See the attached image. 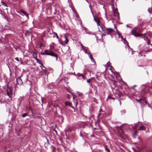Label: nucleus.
I'll list each match as a JSON object with an SVG mask.
<instances>
[{
  "label": "nucleus",
  "instance_id": "nucleus-1",
  "mask_svg": "<svg viewBox=\"0 0 152 152\" xmlns=\"http://www.w3.org/2000/svg\"><path fill=\"white\" fill-rule=\"evenodd\" d=\"M142 30L140 28L137 27L134 28L131 31V34L135 37H140L142 35V34H139V32H141Z\"/></svg>",
  "mask_w": 152,
  "mask_h": 152
},
{
  "label": "nucleus",
  "instance_id": "nucleus-2",
  "mask_svg": "<svg viewBox=\"0 0 152 152\" xmlns=\"http://www.w3.org/2000/svg\"><path fill=\"white\" fill-rule=\"evenodd\" d=\"M41 54L42 55H49L51 56H54L56 57V60L58 59L57 55L50 50H45L44 52L41 53Z\"/></svg>",
  "mask_w": 152,
  "mask_h": 152
},
{
  "label": "nucleus",
  "instance_id": "nucleus-3",
  "mask_svg": "<svg viewBox=\"0 0 152 152\" xmlns=\"http://www.w3.org/2000/svg\"><path fill=\"white\" fill-rule=\"evenodd\" d=\"M7 95L8 96L10 97L11 98L12 95V87L11 86L7 85Z\"/></svg>",
  "mask_w": 152,
  "mask_h": 152
},
{
  "label": "nucleus",
  "instance_id": "nucleus-4",
  "mask_svg": "<svg viewBox=\"0 0 152 152\" xmlns=\"http://www.w3.org/2000/svg\"><path fill=\"white\" fill-rule=\"evenodd\" d=\"M137 100L139 102L140 104H147V101L144 99H140L138 100L137 99Z\"/></svg>",
  "mask_w": 152,
  "mask_h": 152
},
{
  "label": "nucleus",
  "instance_id": "nucleus-5",
  "mask_svg": "<svg viewBox=\"0 0 152 152\" xmlns=\"http://www.w3.org/2000/svg\"><path fill=\"white\" fill-rule=\"evenodd\" d=\"M107 34H110L114 31V30L111 28H106Z\"/></svg>",
  "mask_w": 152,
  "mask_h": 152
},
{
  "label": "nucleus",
  "instance_id": "nucleus-6",
  "mask_svg": "<svg viewBox=\"0 0 152 152\" xmlns=\"http://www.w3.org/2000/svg\"><path fill=\"white\" fill-rule=\"evenodd\" d=\"M16 81L17 84L20 85H22L23 83L22 79L20 77L16 78Z\"/></svg>",
  "mask_w": 152,
  "mask_h": 152
},
{
  "label": "nucleus",
  "instance_id": "nucleus-7",
  "mask_svg": "<svg viewBox=\"0 0 152 152\" xmlns=\"http://www.w3.org/2000/svg\"><path fill=\"white\" fill-rule=\"evenodd\" d=\"M36 60H37V63H38L39 64H40L41 65V68H42V66H43L44 68H45V69H46V68H45V67L43 66L42 62V61H41V60H40L39 59L37 58L36 59Z\"/></svg>",
  "mask_w": 152,
  "mask_h": 152
},
{
  "label": "nucleus",
  "instance_id": "nucleus-8",
  "mask_svg": "<svg viewBox=\"0 0 152 152\" xmlns=\"http://www.w3.org/2000/svg\"><path fill=\"white\" fill-rule=\"evenodd\" d=\"M94 20L97 23V24L98 26L100 25V20L98 18H96L94 17V15L93 14Z\"/></svg>",
  "mask_w": 152,
  "mask_h": 152
},
{
  "label": "nucleus",
  "instance_id": "nucleus-9",
  "mask_svg": "<svg viewBox=\"0 0 152 152\" xmlns=\"http://www.w3.org/2000/svg\"><path fill=\"white\" fill-rule=\"evenodd\" d=\"M20 12L21 13H23L25 15H26V17L28 18V14L27 12H26L25 11H24L23 10H20Z\"/></svg>",
  "mask_w": 152,
  "mask_h": 152
},
{
  "label": "nucleus",
  "instance_id": "nucleus-10",
  "mask_svg": "<svg viewBox=\"0 0 152 152\" xmlns=\"http://www.w3.org/2000/svg\"><path fill=\"white\" fill-rule=\"evenodd\" d=\"M83 96V94L80 92H77L76 93V96Z\"/></svg>",
  "mask_w": 152,
  "mask_h": 152
},
{
  "label": "nucleus",
  "instance_id": "nucleus-11",
  "mask_svg": "<svg viewBox=\"0 0 152 152\" xmlns=\"http://www.w3.org/2000/svg\"><path fill=\"white\" fill-rule=\"evenodd\" d=\"M146 129L145 127L144 126H142L140 127V128L138 129V130H145Z\"/></svg>",
  "mask_w": 152,
  "mask_h": 152
},
{
  "label": "nucleus",
  "instance_id": "nucleus-12",
  "mask_svg": "<svg viewBox=\"0 0 152 152\" xmlns=\"http://www.w3.org/2000/svg\"><path fill=\"white\" fill-rule=\"evenodd\" d=\"M33 56L34 58H35V59H37V54L35 53H34L33 54Z\"/></svg>",
  "mask_w": 152,
  "mask_h": 152
},
{
  "label": "nucleus",
  "instance_id": "nucleus-13",
  "mask_svg": "<svg viewBox=\"0 0 152 152\" xmlns=\"http://www.w3.org/2000/svg\"><path fill=\"white\" fill-rule=\"evenodd\" d=\"M148 11L149 13H151L152 14V9L151 8H148Z\"/></svg>",
  "mask_w": 152,
  "mask_h": 152
},
{
  "label": "nucleus",
  "instance_id": "nucleus-14",
  "mask_svg": "<svg viewBox=\"0 0 152 152\" xmlns=\"http://www.w3.org/2000/svg\"><path fill=\"white\" fill-rule=\"evenodd\" d=\"M117 34L118 35L119 37H121L122 39H123V38L122 36L118 32L117 33Z\"/></svg>",
  "mask_w": 152,
  "mask_h": 152
},
{
  "label": "nucleus",
  "instance_id": "nucleus-15",
  "mask_svg": "<svg viewBox=\"0 0 152 152\" xmlns=\"http://www.w3.org/2000/svg\"><path fill=\"white\" fill-rule=\"evenodd\" d=\"M105 150L107 152H110L109 149L107 148V146H105Z\"/></svg>",
  "mask_w": 152,
  "mask_h": 152
},
{
  "label": "nucleus",
  "instance_id": "nucleus-16",
  "mask_svg": "<svg viewBox=\"0 0 152 152\" xmlns=\"http://www.w3.org/2000/svg\"><path fill=\"white\" fill-rule=\"evenodd\" d=\"M150 40L149 39H148L147 40V45H152V44H150Z\"/></svg>",
  "mask_w": 152,
  "mask_h": 152
},
{
  "label": "nucleus",
  "instance_id": "nucleus-17",
  "mask_svg": "<svg viewBox=\"0 0 152 152\" xmlns=\"http://www.w3.org/2000/svg\"><path fill=\"white\" fill-rule=\"evenodd\" d=\"M27 115H28V114H27L26 113H24L22 115V116L23 117H25L26 116H27Z\"/></svg>",
  "mask_w": 152,
  "mask_h": 152
},
{
  "label": "nucleus",
  "instance_id": "nucleus-18",
  "mask_svg": "<svg viewBox=\"0 0 152 152\" xmlns=\"http://www.w3.org/2000/svg\"><path fill=\"white\" fill-rule=\"evenodd\" d=\"M65 39L66 40L64 41V42L65 43L67 44L68 42H69L68 39L66 38V37H65Z\"/></svg>",
  "mask_w": 152,
  "mask_h": 152
},
{
  "label": "nucleus",
  "instance_id": "nucleus-19",
  "mask_svg": "<svg viewBox=\"0 0 152 152\" xmlns=\"http://www.w3.org/2000/svg\"><path fill=\"white\" fill-rule=\"evenodd\" d=\"M65 104L67 105V104H71V103L69 102H65Z\"/></svg>",
  "mask_w": 152,
  "mask_h": 152
},
{
  "label": "nucleus",
  "instance_id": "nucleus-20",
  "mask_svg": "<svg viewBox=\"0 0 152 152\" xmlns=\"http://www.w3.org/2000/svg\"><path fill=\"white\" fill-rule=\"evenodd\" d=\"M144 39L145 40H147L148 39V37L145 36H144Z\"/></svg>",
  "mask_w": 152,
  "mask_h": 152
},
{
  "label": "nucleus",
  "instance_id": "nucleus-21",
  "mask_svg": "<svg viewBox=\"0 0 152 152\" xmlns=\"http://www.w3.org/2000/svg\"><path fill=\"white\" fill-rule=\"evenodd\" d=\"M1 3H2V5H4L5 6H6V7H7V5L4 2H2Z\"/></svg>",
  "mask_w": 152,
  "mask_h": 152
},
{
  "label": "nucleus",
  "instance_id": "nucleus-22",
  "mask_svg": "<svg viewBox=\"0 0 152 152\" xmlns=\"http://www.w3.org/2000/svg\"><path fill=\"white\" fill-rule=\"evenodd\" d=\"M28 110H31V111L32 113V108L30 107H28Z\"/></svg>",
  "mask_w": 152,
  "mask_h": 152
},
{
  "label": "nucleus",
  "instance_id": "nucleus-23",
  "mask_svg": "<svg viewBox=\"0 0 152 152\" xmlns=\"http://www.w3.org/2000/svg\"><path fill=\"white\" fill-rule=\"evenodd\" d=\"M91 79H89L87 81V82L88 83H90L91 82Z\"/></svg>",
  "mask_w": 152,
  "mask_h": 152
},
{
  "label": "nucleus",
  "instance_id": "nucleus-24",
  "mask_svg": "<svg viewBox=\"0 0 152 152\" xmlns=\"http://www.w3.org/2000/svg\"><path fill=\"white\" fill-rule=\"evenodd\" d=\"M80 75H81V76H82L83 78L84 79H86V77L85 76H83V75L82 74H80Z\"/></svg>",
  "mask_w": 152,
  "mask_h": 152
},
{
  "label": "nucleus",
  "instance_id": "nucleus-25",
  "mask_svg": "<svg viewBox=\"0 0 152 152\" xmlns=\"http://www.w3.org/2000/svg\"><path fill=\"white\" fill-rule=\"evenodd\" d=\"M108 99H113V98L111 96H109L108 97Z\"/></svg>",
  "mask_w": 152,
  "mask_h": 152
},
{
  "label": "nucleus",
  "instance_id": "nucleus-26",
  "mask_svg": "<svg viewBox=\"0 0 152 152\" xmlns=\"http://www.w3.org/2000/svg\"><path fill=\"white\" fill-rule=\"evenodd\" d=\"M94 101L95 102L96 104H98V102H97V100L96 99H94Z\"/></svg>",
  "mask_w": 152,
  "mask_h": 152
},
{
  "label": "nucleus",
  "instance_id": "nucleus-27",
  "mask_svg": "<svg viewBox=\"0 0 152 152\" xmlns=\"http://www.w3.org/2000/svg\"><path fill=\"white\" fill-rule=\"evenodd\" d=\"M56 35V37L58 39H59V37L57 33H55V34Z\"/></svg>",
  "mask_w": 152,
  "mask_h": 152
},
{
  "label": "nucleus",
  "instance_id": "nucleus-28",
  "mask_svg": "<svg viewBox=\"0 0 152 152\" xmlns=\"http://www.w3.org/2000/svg\"><path fill=\"white\" fill-rule=\"evenodd\" d=\"M31 33L30 32H29L28 31H27L26 32V34H30Z\"/></svg>",
  "mask_w": 152,
  "mask_h": 152
},
{
  "label": "nucleus",
  "instance_id": "nucleus-29",
  "mask_svg": "<svg viewBox=\"0 0 152 152\" xmlns=\"http://www.w3.org/2000/svg\"><path fill=\"white\" fill-rule=\"evenodd\" d=\"M110 62L109 61L107 63V66H108V67H110Z\"/></svg>",
  "mask_w": 152,
  "mask_h": 152
},
{
  "label": "nucleus",
  "instance_id": "nucleus-30",
  "mask_svg": "<svg viewBox=\"0 0 152 152\" xmlns=\"http://www.w3.org/2000/svg\"><path fill=\"white\" fill-rule=\"evenodd\" d=\"M91 59V60L92 61H93V62H95V61L93 58H92Z\"/></svg>",
  "mask_w": 152,
  "mask_h": 152
},
{
  "label": "nucleus",
  "instance_id": "nucleus-31",
  "mask_svg": "<svg viewBox=\"0 0 152 152\" xmlns=\"http://www.w3.org/2000/svg\"><path fill=\"white\" fill-rule=\"evenodd\" d=\"M91 59V60L92 61H93V62H95V61L93 58H92Z\"/></svg>",
  "mask_w": 152,
  "mask_h": 152
},
{
  "label": "nucleus",
  "instance_id": "nucleus-32",
  "mask_svg": "<svg viewBox=\"0 0 152 152\" xmlns=\"http://www.w3.org/2000/svg\"><path fill=\"white\" fill-rule=\"evenodd\" d=\"M91 59V60L92 61H93V62H95V61L93 58H92Z\"/></svg>",
  "mask_w": 152,
  "mask_h": 152
},
{
  "label": "nucleus",
  "instance_id": "nucleus-33",
  "mask_svg": "<svg viewBox=\"0 0 152 152\" xmlns=\"http://www.w3.org/2000/svg\"><path fill=\"white\" fill-rule=\"evenodd\" d=\"M90 59H91V58H93V57H92V55L91 54L90 55Z\"/></svg>",
  "mask_w": 152,
  "mask_h": 152
},
{
  "label": "nucleus",
  "instance_id": "nucleus-34",
  "mask_svg": "<svg viewBox=\"0 0 152 152\" xmlns=\"http://www.w3.org/2000/svg\"><path fill=\"white\" fill-rule=\"evenodd\" d=\"M15 59L17 61H19L18 58V57H16L15 58Z\"/></svg>",
  "mask_w": 152,
  "mask_h": 152
},
{
  "label": "nucleus",
  "instance_id": "nucleus-35",
  "mask_svg": "<svg viewBox=\"0 0 152 152\" xmlns=\"http://www.w3.org/2000/svg\"><path fill=\"white\" fill-rule=\"evenodd\" d=\"M42 69L44 71H45L46 69H45V68H44L43 66H42Z\"/></svg>",
  "mask_w": 152,
  "mask_h": 152
},
{
  "label": "nucleus",
  "instance_id": "nucleus-36",
  "mask_svg": "<svg viewBox=\"0 0 152 152\" xmlns=\"http://www.w3.org/2000/svg\"><path fill=\"white\" fill-rule=\"evenodd\" d=\"M71 93L73 96V99H75V96L73 95V94L72 93Z\"/></svg>",
  "mask_w": 152,
  "mask_h": 152
},
{
  "label": "nucleus",
  "instance_id": "nucleus-37",
  "mask_svg": "<svg viewBox=\"0 0 152 152\" xmlns=\"http://www.w3.org/2000/svg\"><path fill=\"white\" fill-rule=\"evenodd\" d=\"M84 50L85 52V53H87V50H85V49H84Z\"/></svg>",
  "mask_w": 152,
  "mask_h": 152
},
{
  "label": "nucleus",
  "instance_id": "nucleus-38",
  "mask_svg": "<svg viewBox=\"0 0 152 152\" xmlns=\"http://www.w3.org/2000/svg\"><path fill=\"white\" fill-rule=\"evenodd\" d=\"M70 107H71L72 108H74V107L72 106V105H68Z\"/></svg>",
  "mask_w": 152,
  "mask_h": 152
},
{
  "label": "nucleus",
  "instance_id": "nucleus-39",
  "mask_svg": "<svg viewBox=\"0 0 152 152\" xmlns=\"http://www.w3.org/2000/svg\"><path fill=\"white\" fill-rule=\"evenodd\" d=\"M41 101L42 102V104L43 103V99L42 98H41Z\"/></svg>",
  "mask_w": 152,
  "mask_h": 152
},
{
  "label": "nucleus",
  "instance_id": "nucleus-40",
  "mask_svg": "<svg viewBox=\"0 0 152 152\" xmlns=\"http://www.w3.org/2000/svg\"><path fill=\"white\" fill-rule=\"evenodd\" d=\"M80 74H80V73L78 74V76H81V75H80Z\"/></svg>",
  "mask_w": 152,
  "mask_h": 152
},
{
  "label": "nucleus",
  "instance_id": "nucleus-41",
  "mask_svg": "<svg viewBox=\"0 0 152 152\" xmlns=\"http://www.w3.org/2000/svg\"><path fill=\"white\" fill-rule=\"evenodd\" d=\"M53 130L56 133H57V132L55 130V129H53Z\"/></svg>",
  "mask_w": 152,
  "mask_h": 152
},
{
  "label": "nucleus",
  "instance_id": "nucleus-42",
  "mask_svg": "<svg viewBox=\"0 0 152 152\" xmlns=\"http://www.w3.org/2000/svg\"><path fill=\"white\" fill-rule=\"evenodd\" d=\"M102 107H100V111H99V112H100L102 111Z\"/></svg>",
  "mask_w": 152,
  "mask_h": 152
},
{
  "label": "nucleus",
  "instance_id": "nucleus-43",
  "mask_svg": "<svg viewBox=\"0 0 152 152\" xmlns=\"http://www.w3.org/2000/svg\"><path fill=\"white\" fill-rule=\"evenodd\" d=\"M143 34V35L142 36H145V35H146L145 33L144 34Z\"/></svg>",
  "mask_w": 152,
  "mask_h": 152
},
{
  "label": "nucleus",
  "instance_id": "nucleus-44",
  "mask_svg": "<svg viewBox=\"0 0 152 152\" xmlns=\"http://www.w3.org/2000/svg\"><path fill=\"white\" fill-rule=\"evenodd\" d=\"M40 46H43V44H41L40 45Z\"/></svg>",
  "mask_w": 152,
  "mask_h": 152
},
{
  "label": "nucleus",
  "instance_id": "nucleus-45",
  "mask_svg": "<svg viewBox=\"0 0 152 152\" xmlns=\"http://www.w3.org/2000/svg\"><path fill=\"white\" fill-rule=\"evenodd\" d=\"M81 46H82V48H83V47L82 44L81 45Z\"/></svg>",
  "mask_w": 152,
  "mask_h": 152
},
{
  "label": "nucleus",
  "instance_id": "nucleus-46",
  "mask_svg": "<svg viewBox=\"0 0 152 152\" xmlns=\"http://www.w3.org/2000/svg\"><path fill=\"white\" fill-rule=\"evenodd\" d=\"M79 104L78 103V102H76V104Z\"/></svg>",
  "mask_w": 152,
  "mask_h": 152
},
{
  "label": "nucleus",
  "instance_id": "nucleus-47",
  "mask_svg": "<svg viewBox=\"0 0 152 152\" xmlns=\"http://www.w3.org/2000/svg\"><path fill=\"white\" fill-rule=\"evenodd\" d=\"M143 91H142V92H141V94H143Z\"/></svg>",
  "mask_w": 152,
  "mask_h": 152
},
{
  "label": "nucleus",
  "instance_id": "nucleus-48",
  "mask_svg": "<svg viewBox=\"0 0 152 152\" xmlns=\"http://www.w3.org/2000/svg\"><path fill=\"white\" fill-rule=\"evenodd\" d=\"M117 15H118V17H119V13H118Z\"/></svg>",
  "mask_w": 152,
  "mask_h": 152
},
{
  "label": "nucleus",
  "instance_id": "nucleus-49",
  "mask_svg": "<svg viewBox=\"0 0 152 152\" xmlns=\"http://www.w3.org/2000/svg\"><path fill=\"white\" fill-rule=\"evenodd\" d=\"M127 26V27H130V26H128L127 25V26Z\"/></svg>",
  "mask_w": 152,
  "mask_h": 152
},
{
  "label": "nucleus",
  "instance_id": "nucleus-50",
  "mask_svg": "<svg viewBox=\"0 0 152 152\" xmlns=\"http://www.w3.org/2000/svg\"><path fill=\"white\" fill-rule=\"evenodd\" d=\"M114 83V85H115V83Z\"/></svg>",
  "mask_w": 152,
  "mask_h": 152
},
{
  "label": "nucleus",
  "instance_id": "nucleus-51",
  "mask_svg": "<svg viewBox=\"0 0 152 152\" xmlns=\"http://www.w3.org/2000/svg\"><path fill=\"white\" fill-rule=\"evenodd\" d=\"M22 97H20V99H22Z\"/></svg>",
  "mask_w": 152,
  "mask_h": 152
},
{
  "label": "nucleus",
  "instance_id": "nucleus-52",
  "mask_svg": "<svg viewBox=\"0 0 152 152\" xmlns=\"http://www.w3.org/2000/svg\"><path fill=\"white\" fill-rule=\"evenodd\" d=\"M69 95H68V98H69Z\"/></svg>",
  "mask_w": 152,
  "mask_h": 152
},
{
  "label": "nucleus",
  "instance_id": "nucleus-53",
  "mask_svg": "<svg viewBox=\"0 0 152 152\" xmlns=\"http://www.w3.org/2000/svg\"><path fill=\"white\" fill-rule=\"evenodd\" d=\"M124 40L126 42H127V41H126V40H125V39H124Z\"/></svg>",
  "mask_w": 152,
  "mask_h": 152
},
{
  "label": "nucleus",
  "instance_id": "nucleus-54",
  "mask_svg": "<svg viewBox=\"0 0 152 152\" xmlns=\"http://www.w3.org/2000/svg\"><path fill=\"white\" fill-rule=\"evenodd\" d=\"M100 114H99L98 115V116H99L100 115Z\"/></svg>",
  "mask_w": 152,
  "mask_h": 152
},
{
  "label": "nucleus",
  "instance_id": "nucleus-55",
  "mask_svg": "<svg viewBox=\"0 0 152 152\" xmlns=\"http://www.w3.org/2000/svg\"><path fill=\"white\" fill-rule=\"evenodd\" d=\"M55 127H56V125H55Z\"/></svg>",
  "mask_w": 152,
  "mask_h": 152
},
{
  "label": "nucleus",
  "instance_id": "nucleus-56",
  "mask_svg": "<svg viewBox=\"0 0 152 152\" xmlns=\"http://www.w3.org/2000/svg\"><path fill=\"white\" fill-rule=\"evenodd\" d=\"M90 86H92V85H91V84H90Z\"/></svg>",
  "mask_w": 152,
  "mask_h": 152
},
{
  "label": "nucleus",
  "instance_id": "nucleus-57",
  "mask_svg": "<svg viewBox=\"0 0 152 152\" xmlns=\"http://www.w3.org/2000/svg\"><path fill=\"white\" fill-rule=\"evenodd\" d=\"M10 151H8V152H10Z\"/></svg>",
  "mask_w": 152,
  "mask_h": 152
},
{
  "label": "nucleus",
  "instance_id": "nucleus-58",
  "mask_svg": "<svg viewBox=\"0 0 152 152\" xmlns=\"http://www.w3.org/2000/svg\"><path fill=\"white\" fill-rule=\"evenodd\" d=\"M144 56H145V55H144Z\"/></svg>",
  "mask_w": 152,
  "mask_h": 152
},
{
  "label": "nucleus",
  "instance_id": "nucleus-59",
  "mask_svg": "<svg viewBox=\"0 0 152 152\" xmlns=\"http://www.w3.org/2000/svg\"><path fill=\"white\" fill-rule=\"evenodd\" d=\"M6 10H7V8H6Z\"/></svg>",
  "mask_w": 152,
  "mask_h": 152
}]
</instances>
